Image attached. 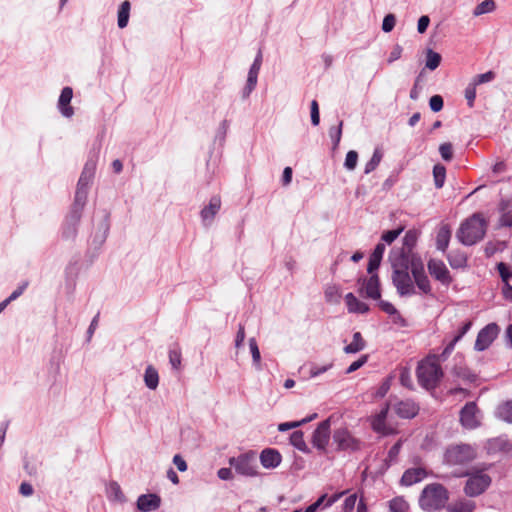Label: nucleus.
I'll use <instances>...</instances> for the list:
<instances>
[{
	"mask_svg": "<svg viewBox=\"0 0 512 512\" xmlns=\"http://www.w3.org/2000/svg\"><path fill=\"white\" fill-rule=\"evenodd\" d=\"M130 13V2L124 1L121 3L118 11V26L119 28H125L128 24Z\"/></svg>",
	"mask_w": 512,
	"mask_h": 512,
	"instance_id": "42",
	"label": "nucleus"
},
{
	"mask_svg": "<svg viewBox=\"0 0 512 512\" xmlns=\"http://www.w3.org/2000/svg\"><path fill=\"white\" fill-rule=\"evenodd\" d=\"M427 476L425 469L417 467L407 469L402 477L401 484L404 486H411L422 481Z\"/></svg>",
	"mask_w": 512,
	"mask_h": 512,
	"instance_id": "23",
	"label": "nucleus"
},
{
	"mask_svg": "<svg viewBox=\"0 0 512 512\" xmlns=\"http://www.w3.org/2000/svg\"><path fill=\"white\" fill-rule=\"evenodd\" d=\"M395 413L403 419L414 418L419 412V406L410 399L402 400L394 405Z\"/></svg>",
	"mask_w": 512,
	"mask_h": 512,
	"instance_id": "20",
	"label": "nucleus"
},
{
	"mask_svg": "<svg viewBox=\"0 0 512 512\" xmlns=\"http://www.w3.org/2000/svg\"><path fill=\"white\" fill-rule=\"evenodd\" d=\"M365 347V341L362 338V335L360 332H355L353 334V340L350 344L344 347V352L347 354H354L361 350H363Z\"/></svg>",
	"mask_w": 512,
	"mask_h": 512,
	"instance_id": "33",
	"label": "nucleus"
},
{
	"mask_svg": "<svg viewBox=\"0 0 512 512\" xmlns=\"http://www.w3.org/2000/svg\"><path fill=\"white\" fill-rule=\"evenodd\" d=\"M81 216H82V214L78 213L77 211L76 212L70 211V213L66 217V220H65V223L63 226L62 236L64 239L71 240L76 237L77 228L80 223Z\"/></svg>",
	"mask_w": 512,
	"mask_h": 512,
	"instance_id": "19",
	"label": "nucleus"
},
{
	"mask_svg": "<svg viewBox=\"0 0 512 512\" xmlns=\"http://www.w3.org/2000/svg\"><path fill=\"white\" fill-rule=\"evenodd\" d=\"M441 60L442 57L439 53L433 51L432 49H427L425 68L431 71L437 69L441 63Z\"/></svg>",
	"mask_w": 512,
	"mask_h": 512,
	"instance_id": "38",
	"label": "nucleus"
},
{
	"mask_svg": "<svg viewBox=\"0 0 512 512\" xmlns=\"http://www.w3.org/2000/svg\"><path fill=\"white\" fill-rule=\"evenodd\" d=\"M88 188L80 187L77 185L74 203L72 205L71 211L78 212L82 214L83 208L87 201Z\"/></svg>",
	"mask_w": 512,
	"mask_h": 512,
	"instance_id": "31",
	"label": "nucleus"
},
{
	"mask_svg": "<svg viewBox=\"0 0 512 512\" xmlns=\"http://www.w3.org/2000/svg\"><path fill=\"white\" fill-rule=\"evenodd\" d=\"M416 374L419 384L426 390L435 389L443 377L441 366L435 355L419 362Z\"/></svg>",
	"mask_w": 512,
	"mask_h": 512,
	"instance_id": "4",
	"label": "nucleus"
},
{
	"mask_svg": "<svg viewBox=\"0 0 512 512\" xmlns=\"http://www.w3.org/2000/svg\"><path fill=\"white\" fill-rule=\"evenodd\" d=\"M409 504L403 497H395L389 501V509L391 512H407Z\"/></svg>",
	"mask_w": 512,
	"mask_h": 512,
	"instance_id": "46",
	"label": "nucleus"
},
{
	"mask_svg": "<svg viewBox=\"0 0 512 512\" xmlns=\"http://www.w3.org/2000/svg\"><path fill=\"white\" fill-rule=\"evenodd\" d=\"M281 460L282 456L276 449L266 448L260 454L261 465L266 469L276 468L281 463Z\"/></svg>",
	"mask_w": 512,
	"mask_h": 512,
	"instance_id": "21",
	"label": "nucleus"
},
{
	"mask_svg": "<svg viewBox=\"0 0 512 512\" xmlns=\"http://www.w3.org/2000/svg\"><path fill=\"white\" fill-rule=\"evenodd\" d=\"M357 501L356 494L348 496L343 505V512H352Z\"/></svg>",
	"mask_w": 512,
	"mask_h": 512,
	"instance_id": "64",
	"label": "nucleus"
},
{
	"mask_svg": "<svg viewBox=\"0 0 512 512\" xmlns=\"http://www.w3.org/2000/svg\"><path fill=\"white\" fill-rule=\"evenodd\" d=\"M402 447V440H398L388 451L387 459L389 465L397 461V457Z\"/></svg>",
	"mask_w": 512,
	"mask_h": 512,
	"instance_id": "52",
	"label": "nucleus"
},
{
	"mask_svg": "<svg viewBox=\"0 0 512 512\" xmlns=\"http://www.w3.org/2000/svg\"><path fill=\"white\" fill-rule=\"evenodd\" d=\"M497 269L503 283L509 284V279L512 278V271L510 270V268L505 263L500 262L497 265Z\"/></svg>",
	"mask_w": 512,
	"mask_h": 512,
	"instance_id": "55",
	"label": "nucleus"
},
{
	"mask_svg": "<svg viewBox=\"0 0 512 512\" xmlns=\"http://www.w3.org/2000/svg\"><path fill=\"white\" fill-rule=\"evenodd\" d=\"M364 291L368 298L378 300L381 297L380 281L377 274H372L368 280H364Z\"/></svg>",
	"mask_w": 512,
	"mask_h": 512,
	"instance_id": "27",
	"label": "nucleus"
},
{
	"mask_svg": "<svg viewBox=\"0 0 512 512\" xmlns=\"http://www.w3.org/2000/svg\"><path fill=\"white\" fill-rule=\"evenodd\" d=\"M465 98L467 100V104L470 108L474 106L475 98H476V86L470 82L465 89Z\"/></svg>",
	"mask_w": 512,
	"mask_h": 512,
	"instance_id": "57",
	"label": "nucleus"
},
{
	"mask_svg": "<svg viewBox=\"0 0 512 512\" xmlns=\"http://www.w3.org/2000/svg\"><path fill=\"white\" fill-rule=\"evenodd\" d=\"M449 500V492L440 483L425 486L419 497V505L425 511H438L445 507Z\"/></svg>",
	"mask_w": 512,
	"mask_h": 512,
	"instance_id": "3",
	"label": "nucleus"
},
{
	"mask_svg": "<svg viewBox=\"0 0 512 512\" xmlns=\"http://www.w3.org/2000/svg\"><path fill=\"white\" fill-rule=\"evenodd\" d=\"M418 232L416 230H408L403 238V245L400 249H393L390 252L389 258L403 257L404 259L412 262L414 257H420L419 254L415 253L414 247L417 244Z\"/></svg>",
	"mask_w": 512,
	"mask_h": 512,
	"instance_id": "8",
	"label": "nucleus"
},
{
	"mask_svg": "<svg viewBox=\"0 0 512 512\" xmlns=\"http://www.w3.org/2000/svg\"><path fill=\"white\" fill-rule=\"evenodd\" d=\"M330 439V420L326 419L322 421L315 429L312 435L313 445L324 451Z\"/></svg>",
	"mask_w": 512,
	"mask_h": 512,
	"instance_id": "17",
	"label": "nucleus"
},
{
	"mask_svg": "<svg viewBox=\"0 0 512 512\" xmlns=\"http://www.w3.org/2000/svg\"><path fill=\"white\" fill-rule=\"evenodd\" d=\"M290 443L292 446H294L296 449H298L301 452L308 453L309 448L304 441V435L302 431H294L290 436Z\"/></svg>",
	"mask_w": 512,
	"mask_h": 512,
	"instance_id": "35",
	"label": "nucleus"
},
{
	"mask_svg": "<svg viewBox=\"0 0 512 512\" xmlns=\"http://www.w3.org/2000/svg\"><path fill=\"white\" fill-rule=\"evenodd\" d=\"M447 260L452 268H462L467 262L465 254L459 251H452L447 254Z\"/></svg>",
	"mask_w": 512,
	"mask_h": 512,
	"instance_id": "36",
	"label": "nucleus"
},
{
	"mask_svg": "<svg viewBox=\"0 0 512 512\" xmlns=\"http://www.w3.org/2000/svg\"><path fill=\"white\" fill-rule=\"evenodd\" d=\"M433 177H434V183L435 187L440 189L443 187L445 178H446V169L441 164H436L433 167Z\"/></svg>",
	"mask_w": 512,
	"mask_h": 512,
	"instance_id": "45",
	"label": "nucleus"
},
{
	"mask_svg": "<svg viewBox=\"0 0 512 512\" xmlns=\"http://www.w3.org/2000/svg\"><path fill=\"white\" fill-rule=\"evenodd\" d=\"M393 269L392 282L400 296H411L416 293L414 282L409 274L411 262L403 257L390 259Z\"/></svg>",
	"mask_w": 512,
	"mask_h": 512,
	"instance_id": "1",
	"label": "nucleus"
},
{
	"mask_svg": "<svg viewBox=\"0 0 512 512\" xmlns=\"http://www.w3.org/2000/svg\"><path fill=\"white\" fill-rule=\"evenodd\" d=\"M108 496L113 501L124 503L126 502V497L123 494L120 485L117 482H111L108 486Z\"/></svg>",
	"mask_w": 512,
	"mask_h": 512,
	"instance_id": "41",
	"label": "nucleus"
},
{
	"mask_svg": "<svg viewBox=\"0 0 512 512\" xmlns=\"http://www.w3.org/2000/svg\"><path fill=\"white\" fill-rule=\"evenodd\" d=\"M430 109L433 112H439L443 108V98L440 95H434L429 100Z\"/></svg>",
	"mask_w": 512,
	"mask_h": 512,
	"instance_id": "61",
	"label": "nucleus"
},
{
	"mask_svg": "<svg viewBox=\"0 0 512 512\" xmlns=\"http://www.w3.org/2000/svg\"><path fill=\"white\" fill-rule=\"evenodd\" d=\"M316 417H317V413H313V414L309 415L308 417L303 418L302 420H299V421L280 423L278 426V430L280 432H285L290 429L298 428V427L314 420Z\"/></svg>",
	"mask_w": 512,
	"mask_h": 512,
	"instance_id": "37",
	"label": "nucleus"
},
{
	"mask_svg": "<svg viewBox=\"0 0 512 512\" xmlns=\"http://www.w3.org/2000/svg\"><path fill=\"white\" fill-rule=\"evenodd\" d=\"M457 477H468L464 493L468 497H477L483 494L491 485V477L484 473L483 470H467L462 473L456 474Z\"/></svg>",
	"mask_w": 512,
	"mask_h": 512,
	"instance_id": "5",
	"label": "nucleus"
},
{
	"mask_svg": "<svg viewBox=\"0 0 512 512\" xmlns=\"http://www.w3.org/2000/svg\"><path fill=\"white\" fill-rule=\"evenodd\" d=\"M144 382L145 385L151 390H155L158 387L159 375L157 370L151 365H149L145 370Z\"/></svg>",
	"mask_w": 512,
	"mask_h": 512,
	"instance_id": "34",
	"label": "nucleus"
},
{
	"mask_svg": "<svg viewBox=\"0 0 512 512\" xmlns=\"http://www.w3.org/2000/svg\"><path fill=\"white\" fill-rule=\"evenodd\" d=\"M478 407L475 402H468L460 410V423L466 429H475L480 425Z\"/></svg>",
	"mask_w": 512,
	"mask_h": 512,
	"instance_id": "14",
	"label": "nucleus"
},
{
	"mask_svg": "<svg viewBox=\"0 0 512 512\" xmlns=\"http://www.w3.org/2000/svg\"><path fill=\"white\" fill-rule=\"evenodd\" d=\"M343 121H339L337 126H332L329 129V136L333 142V149H336L342 137Z\"/></svg>",
	"mask_w": 512,
	"mask_h": 512,
	"instance_id": "48",
	"label": "nucleus"
},
{
	"mask_svg": "<svg viewBox=\"0 0 512 512\" xmlns=\"http://www.w3.org/2000/svg\"><path fill=\"white\" fill-rule=\"evenodd\" d=\"M311 122L314 126L320 123L319 106L316 100L311 102Z\"/></svg>",
	"mask_w": 512,
	"mask_h": 512,
	"instance_id": "62",
	"label": "nucleus"
},
{
	"mask_svg": "<svg viewBox=\"0 0 512 512\" xmlns=\"http://www.w3.org/2000/svg\"><path fill=\"white\" fill-rule=\"evenodd\" d=\"M496 415L498 418L512 423V400L499 405L496 410Z\"/></svg>",
	"mask_w": 512,
	"mask_h": 512,
	"instance_id": "39",
	"label": "nucleus"
},
{
	"mask_svg": "<svg viewBox=\"0 0 512 512\" xmlns=\"http://www.w3.org/2000/svg\"><path fill=\"white\" fill-rule=\"evenodd\" d=\"M428 271L432 277L443 285L448 286L452 282L450 272L442 260L430 259L428 261Z\"/></svg>",
	"mask_w": 512,
	"mask_h": 512,
	"instance_id": "15",
	"label": "nucleus"
},
{
	"mask_svg": "<svg viewBox=\"0 0 512 512\" xmlns=\"http://www.w3.org/2000/svg\"><path fill=\"white\" fill-rule=\"evenodd\" d=\"M411 273L414 283L424 294L431 295V285L428 276L425 273L424 264L421 257H414L411 262Z\"/></svg>",
	"mask_w": 512,
	"mask_h": 512,
	"instance_id": "10",
	"label": "nucleus"
},
{
	"mask_svg": "<svg viewBox=\"0 0 512 512\" xmlns=\"http://www.w3.org/2000/svg\"><path fill=\"white\" fill-rule=\"evenodd\" d=\"M411 273L414 283L424 294L431 295V285L428 276L425 273L424 264L421 257H414L411 262Z\"/></svg>",
	"mask_w": 512,
	"mask_h": 512,
	"instance_id": "9",
	"label": "nucleus"
},
{
	"mask_svg": "<svg viewBox=\"0 0 512 512\" xmlns=\"http://www.w3.org/2000/svg\"><path fill=\"white\" fill-rule=\"evenodd\" d=\"M229 464L240 475L253 477L258 474L256 453L254 451L240 454L237 457H231L229 459Z\"/></svg>",
	"mask_w": 512,
	"mask_h": 512,
	"instance_id": "7",
	"label": "nucleus"
},
{
	"mask_svg": "<svg viewBox=\"0 0 512 512\" xmlns=\"http://www.w3.org/2000/svg\"><path fill=\"white\" fill-rule=\"evenodd\" d=\"M402 52H403V48L399 44L394 45L392 51L389 54L387 62L389 64H391V63L395 62L396 60L400 59Z\"/></svg>",
	"mask_w": 512,
	"mask_h": 512,
	"instance_id": "63",
	"label": "nucleus"
},
{
	"mask_svg": "<svg viewBox=\"0 0 512 512\" xmlns=\"http://www.w3.org/2000/svg\"><path fill=\"white\" fill-rule=\"evenodd\" d=\"M495 9V2L494 0H484L480 4H478L474 11V16H480L485 13L492 12Z\"/></svg>",
	"mask_w": 512,
	"mask_h": 512,
	"instance_id": "47",
	"label": "nucleus"
},
{
	"mask_svg": "<svg viewBox=\"0 0 512 512\" xmlns=\"http://www.w3.org/2000/svg\"><path fill=\"white\" fill-rule=\"evenodd\" d=\"M389 413V404L386 403L381 410L371 418V427L374 432L388 436L396 433L395 428L387 421Z\"/></svg>",
	"mask_w": 512,
	"mask_h": 512,
	"instance_id": "11",
	"label": "nucleus"
},
{
	"mask_svg": "<svg viewBox=\"0 0 512 512\" xmlns=\"http://www.w3.org/2000/svg\"><path fill=\"white\" fill-rule=\"evenodd\" d=\"M249 348H250L253 365H254L255 369L258 371L262 370L261 354H260V350H259V347H258V344H257V341L255 338L249 339Z\"/></svg>",
	"mask_w": 512,
	"mask_h": 512,
	"instance_id": "40",
	"label": "nucleus"
},
{
	"mask_svg": "<svg viewBox=\"0 0 512 512\" xmlns=\"http://www.w3.org/2000/svg\"><path fill=\"white\" fill-rule=\"evenodd\" d=\"M439 152L441 154V157L445 161H450L453 158V151H452V144L451 143H442L439 146Z\"/></svg>",
	"mask_w": 512,
	"mask_h": 512,
	"instance_id": "59",
	"label": "nucleus"
},
{
	"mask_svg": "<svg viewBox=\"0 0 512 512\" xmlns=\"http://www.w3.org/2000/svg\"><path fill=\"white\" fill-rule=\"evenodd\" d=\"M494 78L495 73L493 71H488L486 73L476 75L475 77H473L471 82L473 83V85L477 87L480 84L492 81Z\"/></svg>",
	"mask_w": 512,
	"mask_h": 512,
	"instance_id": "54",
	"label": "nucleus"
},
{
	"mask_svg": "<svg viewBox=\"0 0 512 512\" xmlns=\"http://www.w3.org/2000/svg\"><path fill=\"white\" fill-rule=\"evenodd\" d=\"M488 453L509 452L512 450V443L504 436L488 440L486 446Z\"/></svg>",
	"mask_w": 512,
	"mask_h": 512,
	"instance_id": "26",
	"label": "nucleus"
},
{
	"mask_svg": "<svg viewBox=\"0 0 512 512\" xmlns=\"http://www.w3.org/2000/svg\"><path fill=\"white\" fill-rule=\"evenodd\" d=\"M400 383L407 388H412L411 374L408 368H402L400 371Z\"/></svg>",
	"mask_w": 512,
	"mask_h": 512,
	"instance_id": "60",
	"label": "nucleus"
},
{
	"mask_svg": "<svg viewBox=\"0 0 512 512\" xmlns=\"http://www.w3.org/2000/svg\"><path fill=\"white\" fill-rule=\"evenodd\" d=\"M476 448L470 444L450 445L444 454V461L449 466H465L476 458Z\"/></svg>",
	"mask_w": 512,
	"mask_h": 512,
	"instance_id": "6",
	"label": "nucleus"
},
{
	"mask_svg": "<svg viewBox=\"0 0 512 512\" xmlns=\"http://www.w3.org/2000/svg\"><path fill=\"white\" fill-rule=\"evenodd\" d=\"M73 97V90L71 87H64L61 91L58 108L64 117L70 118L74 114V109L69 105Z\"/></svg>",
	"mask_w": 512,
	"mask_h": 512,
	"instance_id": "22",
	"label": "nucleus"
},
{
	"mask_svg": "<svg viewBox=\"0 0 512 512\" xmlns=\"http://www.w3.org/2000/svg\"><path fill=\"white\" fill-rule=\"evenodd\" d=\"M109 227V214H105L103 221L100 223V229L102 230V233L100 235H95V239L99 241V244H102L105 241Z\"/></svg>",
	"mask_w": 512,
	"mask_h": 512,
	"instance_id": "53",
	"label": "nucleus"
},
{
	"mask_svg": "<svg viewBox=\"0 0 512 512\" xmlns=\"http://www.w3.org/2000/svg\"><path fill=\"white\" fill-rule=\"evenodd\" d=\"M221 207V199L219 196H213L209 204L201 210V218L204 222L211 223Z\"/></svg>",
	"mask_w": 512,
	"mask_h": 512,
	"instance_id": "25",
	"label": "nucleus"
},
{
	"mask_svg": "<svg viewBox=\"0 0 512 512\" xmlns=\"http://www.w3.org/2000/svg\"><path fill=\"white\" fill-rule=\"evenodd\" d=\"M403 231V228H398V229H394V230H388V231H385L382 236H381V239L383 242L387 243V244H391L394 240H396L398 238V236L402 233Z\"/></svg>",
	"mask_w": 512,
	"mask_h": 512,
	"instance_id": "56",
	"label": "nucleus"
},
{
	"mask_svg": "<svg viewBox=\"0 0 512 512\" xmlns=\"http://www.w3.org/2000/svg\"><path fill=\"white\" fill-rule=\"evenodd\" d=\"M383 157V153L380 148H376L373 152L371 159L366 163L364 173L369 174L374 171L380 164Z\"/></svg>",
	"mask_w": 512,
	"mask_h": 512,
	"instance_id": "43",
	"label": "nucleus"
},
{
	"mask_svg": "<svg viewBox=\"0 0 512 512\" xmlns=\"http://www.w3.org/2000/svg\"><path fill=\"white\" fill-rule=\"evenodd\" d=\"M453 374L459 378H462L464 380H467L469 382H473L476 378V376L466 367H455L453 369Z\"/></svg>",
	"mask_w": 512,
	"mask_h": 512,
	"instance_id": "50",
	"label": "nucleus"
},
{
	"mask_svg": "<svg viewBox=\"0 0 512 512\" xmlns=\"http://www.w3.org/2000/svg\"><path fill=\"white\" fill-rule=\"evenodd\" d=\"M169 362L174 369H178L181 365V351L178 346L169 350Z\"/></svg>",
	"mask_w": 512,
	"mask_h": 512,
	"instance_id": "51",
	"label": "nucleus"
},
{
	"mask_svg": "<svg viewBox=\"0 0 512 512\" xmlns=\"http://www.w3.org/2000/svg\"><path fill=\"white\" fill-rule=\"evenodd\" d=\"M486 229L487 223L482 215L475 213L460 225L456 236L462 244L471 246L483 239Z\"/></svg>",
	"mask_w": 512,
	"mask_h": 512,
	"instance_id": "2",
	"label": "nucleus"
},
{
	"mask_svg": "<svg viewBox=\"0 0 512 512\" xmlns=\"http://www.w3.org/2000/svg\"><path fill=\"white\" fill-rule=\"evenodd\" d=\"M396 24V17L394 14H387L382 22V30L386 33L391 32Z\"/></svg>",
	"mask_w": 512,
	"mask_h": 512,
	"instance_id": "58",
	"label": "nucleus"
},
{
	"mask_svg": "<svg viewBox=\"0 0 512 512\" xmlns=\"http://www.w3.org/2000/svg\"><path fill=\"white\" fill-rule=\"evenodd\" d=\"M500 329L496 323H489L477 335L474 348L477 351L486 350L498 336Z\"/></svg>",
	"mask_w": 512,
	"mask_h": 512,
	"instance_id": "12",
	"label": "nucleus"
},
{
	"mask_svg": "<svg viewBox=\"0 0 512 512\" xmlns=\"http://www.w3.org/2000/svg\"><path fill=\"white\" fill-rule=\"evenodd\" d=\"M509 201L502 200L499 204L501 217L499 220L500 227H512V211L508 210Z\"/></svg>",
	"mask_w": 512,
	"mask_h": 512,
	"instance_id": "32",
	"label": "nucleus"
},
{
	"mask_svg": "<svg viewBox=\"0 0 512 512\" xmlns=\"http://www.w3.org/2000/svg\"><path fill=\"white\" fill-rule=\"evenodd\" d=\"M357 162H358V153L355 150L348 151V153L346 154V157H345L344 167L347 170L352 171L356 168Z\"/></svg>",
	"mask_w": 512,
	"mask_h": 512,
	"instance_id": "49",
	"label": "nucleus"
},
{
	"mask_svg": "<svg viewBox=\"0 0 512 512\" xmlns=\"http://www.w3.org/2000/svg\"><path fill=\"white\" fill-rule=\"evenodd\" d=\"M476 508V503L472 500L461 498L447 506L448 512H473Z\"/></svg>",
	"mask_w": 512,
	"mask_h": 512,
	"instance_id": "29",
	"label": "nucleus"
},
{
	"mask_svg": "<svg viewBox=\"0 0 512 512\" xmlns=\"http://www.w3.org/2000/svg\"><path fill=\"white\" fill-rule=\"evenodd\" d=\"M161 505V498L154 493L142 494L138 497L136 506L141 512H152L157 510Z\"/></svg>",
	"mask_w": 512,
	"mask_h": 512,
	"instance_id": "18",
	"label": "nucleus"
},
{
	"mask_svg": "<svg viewBox=\"0 0 512 512\" xmlns=\"http://www.w3.org/2000/svg\"><path fill=\"white\" fill-rule=\"evenodd\" d=\"M96 170V160L94 158H89L84 165L83 171L80 175L77 185L80 187L88 188Z\"/></svg>",
	"mask_w": 512,
	"mask_h": 512,
	"instance_id": "24",
	"label": "nucleus"
},
{
	"mask_svg": "<svg viewBox=\"0 0 512 512\" xmlns=\"http://www.w3.org/2000/svg\"><path fill=\"white\" fill-rule=\"evenodd\" d=\"M262 65V52L258 51L248 72L247 82L242 90V99H247L252 91L256 88L258 81V74Z\"/></svg>",
	"mask_w": 512,
	"mask_h": 512,
	"instance_id": "13",
	"label": "nucleus"
},
{
	"mask_svg": "<svg viewBox=\"0 0 512 512\" xmlns=\"http://www.w3.org/2000/svg\"><path fill=\"white\" fill-rule=\"evenodd\" d=\"M345 302L350 313L364 314L369 311V306L366 303L358 300L351 292L346 294Z\"/></svg>",
	"mask_w": 512,
	"mask_h": 512,
	"instance_id": "28",
	"label": "nucleus"
},
{
	"mask_svg": "<svg viewBox=\"0 0 512 512\" xmlns=\"http://www.w3.org/2000/svg\"><path fill=\"white\" fill-rule=\"evenodd\" d=\"M344 495V492L336 493L327 498L326 494H323L320 496L313 504L316 506V508H320L321 506L324 507H330L335 502H337L342 496Z\"/></svg>",
	"mask_w": 512,
	"mask_h": 512,
	"instance_id": "44",
	"label": "nucleus"
},
{
	"mask_svg": "<svg viewBox=\"0 0 512 512\" xmlns=\"http://www.w3.org/2000/svg\"><path fill=\"white\" fill-rule=\"evenodd\" d=\"M333 441L339 450H357L359 442L346 428L336 429L333 433Z\"/></svg>",
	"mask_w": 512,
	"mask_h": 512,
	"instance_id": "16",
	"label": "nucleus"
},
{
	"mask_svg": "<svg viewBox=\"0 0 512 512\" xmlns=\"http://www.w3.org/2000/svg\"><path fill=\"white\" fill-rule=\"evenodd\" d=\"M451 238V230L447 225L440 227L436 237V247L438 250L445 252L448 248L449 241Z\"/></svg>",
	"mask_w": 512,
	"mask_h": 512,
	"instance_id": "30",
	"label": "nucleus"
}]
</instances>
